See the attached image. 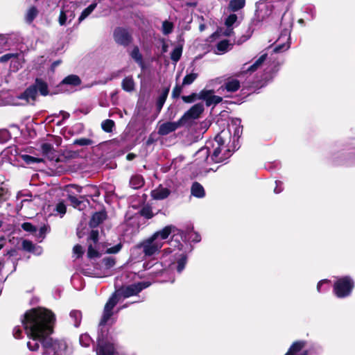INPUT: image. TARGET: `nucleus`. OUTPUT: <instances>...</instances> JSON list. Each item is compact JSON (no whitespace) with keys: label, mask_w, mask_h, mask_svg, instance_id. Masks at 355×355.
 <instances>
[{"label":"nucleus","mask_w":355,"mask_h":355,"mask_svg":"<svg viewBox=\"0 0 355 355\" xmlns=\"http://www.w3.org/2000/svg\"><path fill=\"white\" fill-rule=\"evenodd\" d=\"M55 320V315L45 308H34L25 313L22 324L28 338L27 347L30 351H37L42 345V355H60L65 344L49 337L53 332Z\"/></svg>","instance_id":"1"},{"label":"nucleus","mask_w":355,"mask_h":355,"mask_svg":"<svg viewBox=\"0 0 355 355\" xmlns=\"http://www.w3.org/2000/svg\"><path fill=\"white\" fill-rule=\"evenodd\" d=\"M241 133L240 119H233L227 130H222L214 140L207 143L210 146V160L220 163L228 159L236 148L235 141L239 139Z\"/></svg>","instance_id":"2"},{"label":"nucleus","mask_w":355,"mask_h":355,"mask_svg":"<svg viewBox=\"0 0 355 355\" xmlns=\"http://www.w3.org/2000/svg\"><path fill=\"white\" fill-rule=\"evenodd\" d=\"M149 286L150 283L148 282H139L123 287L113 293L105 305L103 313L99 325L104 326L109 324L110 322V323L114 322V320L112 318L113 315V309L118 303L120 297L127 298L135 295Z\"/></svg>","instance_id":"3"},{"label":"nucleus","mask_w":355,"mask_h":355,"mask_svg":"<svg viewBox=\"0 0 355 355\" xmlns=\"http://www.w3.org/2000/svg\"><path fill=\"white\" fill-rule=\"evenodd\" d=\"M174 230L175 227L173 225L166 226L144 240L138 247L142 249L145 256L154 255L159 252L164 243V240L168 237Z\"/></svg>","instance_id":"4"},{"label":"nucleus","mask_w":355,"mask_h":355,"mask_svg":"<svg viewBox=\"0 0 355 355\" xmlns=\"http://www.w3.org/2000/svg\"><path fill=\"white\" fill-rule=\"evenodd\" d=\"M282 4L281 1L273 3L270 0L259 1L256 3V20L261 22L269 17L284 14L286 10Z\"/></svg>","instance_id":"5"},{"label":"nucleus","mask_w":355,"mask_h":355,"mask_svg":"<svg viewBox=\"0 0 355 355\" xmlns=\"http://www.w3.org/2000/svg\"><path fill=\"white\" fill-rule=\"evenodd\" d=\"M354 287V282L349 276H344L336 279L334 284V293L336 297L344 298L349 296Z\"/></svg>","instance_id":"6"},{"label":"nucleus","mask_w":355,"mask_h":355,"mask_svg":"<svg viewBox=\"0 0 355 355\" xmlns=\"http://www.w3.org/2000/svg\"><path fill=\"white\" fill-rule=\"evenodd\" d=\"M211 150L209 144L199 149L195 154L194 164L198 166L202 172L207 173L213 171L214 168L209 167L213 162L210 160Z\"/></svg>","instance_id":"7"},{"label":"nucleus","mask_w":355,"mask_h":355,"mask_svg":"<svg viewBox=\"0 0 355 355\" xmlns=\"http://www.w3.org/2000/svg\"><path fill=\"white\" fill-rule=\"evenodd\" d=\"M11 60L10 67L13 71H18L22 67L24 58L20 53H9L0 57V62L4 63Z\"/></svg>","instance_id":"8"},{"label":"nucleus","mask_w":355,"mask_h":355,"mask_svg":"<svg viewBox=\"0 0 355 355\" xmlns=\"http://www.w3.org/2000/svg\"><path fill=\"white\" fill-rule=\"evenodd\" d=\"M198 98L205 101L207 106L216 105L223 100L222 97L214 95L213 90H202L198 94Z\"/></svg>","instance_id":"9"},{"label":"nucleus","mask_w":355,"mask_h":355,"mask_svg":"<svg viewBox=\"0 0 355 355\" xmlns=\"http://www.w3.org/2000/svg\"><path fill=\"white\" fill-rule=\"evenodd\" d=\"M114 39L117 44L123 46H128L132 40L131 35L128 31L122 28L115 29Z\"/></svg>","instance_id":"10"},{"label":"nucleus","mask_w":355,"mask_h":355,"mask_svg":"<svg viewBox=\"0 0 355 355\" xmlns=\"http://www.w3.org/2000/svg\"><path fill=\"white\" fill-rule=\"evenodd\" d=\"M175 260L177 261V266H175V263L173 262L168 265L169 269L168 270H164L165 272H168L174 270L175 268L178 272L180 273L184 269L186 263H187V256L184 254L183 253H180L178 254L177 253L175 254Z\"/></svg>","instance_id":"11"},{"label":"nucleus","mask_w":355,"mask_h":355,"mask_svg":"<svg viewBox=\"0 0 355 355\" xmlns=\"http://www.w3.org/2000/svg\"><path fill=\"white\" fill-rule=\"evenodd\" d=\"M290 30L285 29L281 33L280 37L278 39V42L282 41L283 44H279L275 49V53L284 51L290 48Z\"/></svg>","instance_id":"12"},{"label":"nucleus","mask_w":355,"mask_h":355,"mask_svg":"<svg viewBox=\"0 0 355 355\" xmlns=\"http://www.w3.org/2000/svg\"><path fill=\"white\" fill-rule=\"evenodd\" d=\"M204 110L202 103H197L193 105L187 112L184 113L181 120L198 119Z\"/></svg>","instance_id":"13"},{"label":"nucleus","mask_w":355,"mask_h":355,"mask_svg":"<svg viewBox=\"0 0 355 355\" xmlns=\"http://www.w3.org/2000/svg\"><path fill=\"white\" fill-rule=\"evenodd\" d=\"M180 122H166L161 124L158 129V134L160 135H166L178 128Z\"/></svg>","instance_id":"14"},{"label":"nucleus","mask_w":355,"mask_h":355,"mask_svg":"<svg viewBox=\"0 0 355 355\" xmlns=\"http://www.w3.org/2000/svg\"><path fill=\"white\" fill-rule=\"evenodd\" d=\"M240 88V82L234 78H229L226 80L223 85L219 88V91L226 90L229 92H236Z\"/></svg>","instance_id":"15"},{"label":"nucleus","mask_w":355,"mask_h":355,"mask_svg":"<svg viewBox=\"0 0 355 355\" xmlns=\"http://www.w3.org/2000/svg\"><path fill=\"white\" fill-rule=\"evenodd\" d=\"M97 355H114L115 348L112 344L98 342L96 349Z\"/></svg>","instance_id":"16"},{"label":"nucleus","mask_w":355,"mask_h":355,"mask_svg":"<svg viewBox=\"0 0 355 355\" xmlns=\"http://www.w3.org/2000/svg\"><path fill=\"white\" fill-rule=\"evenodd\" d=\"M170 190L162 185L151 191V196L155 200H164L170 195Z\"/></svg>","instance_id":"17"},{"label":"nucleus","mask_w":355,"mask_h":355,"mask_svg":"<svg viewBox=\"0 0 355 355\" xmlns=\"http://www.w3.org/2000/svg\"><path fill=\"white\" fill-rule=\"evenodd\" d=\"M37 96L35 87L31 86L27 88L24 93L19 96V98L25 100L26 103H31L35 101Z\"/></svg>","instance_id":"18"},{"label":"nucleus","mask_w":355,"mask_h":355,"mask_svg":"<svg viewBox=\"0 0 355 355\" xmlns=\"http://www.w3.org/2000/svg\"><path fill=\"white\" fill-rule=\"evenodd\" d=\"M232 48V44L227 40L220 41L217 43L214 53L217 55H223Z\"/></svg>","instance_id":"19"},{"label":"nucleus","mask_w":355,"mask_h":355,"mask_svg":"<svg viewBox=\"0 0 355 355\" xmlns=\"http://www.w3.org/2000/svg\"><path fill=\"white\" fill-rule=\"evenodd\" d=\"M304 345L305 343L303 341H296L293 343L285 355H297V354L304 347ZM300 355H306V353L304 352Z\"/></svg>","instance_id":"20"},{"label":"nucleus","mask_w":355,"mask_h":355,"mask_svg":"<svg viewBox=\"0 0 355 355\" xmlns=\"http://www.w3.org/2000/svg\"><path fill=\"white\" fill-rule=\"evenodd\" d=\"M267 53H263L252 65H250L246 69H244L243 71L252 73L257 70L266 61L267 58Z\"/></svg>","instance_id":"21"},{"label":"nucleus","mask_w":355,"mask_h":355,"mask_svg":"<svg viewBox=\"0 0 355 355\" xmlns=\"http://www.w3.org/2000/svg\"><path fill=\"white\" fill-rule=\"evenodd\" d=\"M106 218V214L104 211H99L95 213L89 222V225L92 227H95L98 226L100 223H101Z\"/></svg>","instance_id":"22"},{"label":"nucleus","mask_w":355,"mask_h":355,"mask_svg":"<svg viewBox=\"0 0 355 355\" xmlns=\"http://www.w3.org/2000/svg\"><path fill=\"white\" fill-rule=\"evenodd\" d=\"M144 184V180L140 175H132L130 180V186L134 189H138Z\"/></svg>","instance_id":"23"},{"label":"nucleus","mask_w":355,"mask_h":355,"mask_svg":"<svg viewBox=\"0 0 355 355\" xmlns=\"http://www.w3.org/2000/svg\"><path fill=\"white\" fill-rule=\"evenodd\" d=\"M192 196L196 198H203L205 195L203 187L198 182H194L191 189Z\"/></svg>","instance_id":"24"},{"label":"nucleus","mask_w":355,"mask_h":355,"mask_svg":"<svg viewBox=\"0 0 355 355\" xmlns=\"http://www.w3.org/2000/svg\"><path fill=\"white\" fill-rule=\"evenodd\" d=\"M135 82L132 76L125 77L121 83L122 89L127 92H131L135 89Z\"/></svg>","instance_id":"25"},{"label":"nucleus","mask_w":355,"mask_h":355,"mask_svg":"<svg viewBox=\"0 0 355 355\" xmlns=\"http://www.w3.org/2000/svg\"><path fill=\"white\" fill-rule=\"evenodd\" d=\"M245 5V0H231L229 3V9L236 12L242 9Z\"/></svg>","instance_id":"26"},{"label":"nucleus","mask_w":355,"mask_h":355,"mask_svg":"<svg viewBox=\"0 0 355 355\" xmlns=\"http://www.w3.org/2000/svg\"><path fill=\"white\" fill-rule=\"evenodd\" d=\"M81 83L80 78L76 75H69L63 79L62 84L69 85L73 86L79 85Z\"/></svg>","instance_id":"27"},{"label":"nucleus","mask_w":355,"mask_h":355,"mask_svg":"<svg viewBox=\"0 0 355 355\" xmlns=\"http://www.w3.org/2000/svg\"><path fill=\"white\" fill-rule=\"evenodd\" d=\"M33 86L35 87L36 91H39L40 94L43 96H46L49 93L48 86L46 83L42 81V80L37 79L35 81V84Z\"/></svg>","instance_id":"28"},{"label":"nucleus","mask_w":355,"mask_h":355,"mask_svg":"<svg viewBox=\"0 0 355 355\" xmlns=\"http://www.w3.org/2000/svg\"><path fill=\"white\" fill-rule=\"evenodd\" d=\"M19 157L26 164L28 165L41 163L43 162V159L42 158L33 157L26 154L21 155Z\"/></svg>","instance_id":"29"},{"label":"nucleus","mask_w":355,"mask_h":355,"mask_svg":"<svg viewBox=\"0 0 355 355\" xmlns=\"http://www.w3.org/2000/svg\"><path fill=\"white\" fill-rule=\"evenodd\" d=\"M75 4L70 3L69 4H67L62 7V9H65V12L67 13V17L69 19V22H71L75 17Z\"/></svg>","instance_id":"30"},{"label":"nucleus","mask_w":355,"mask_h":355,"mask_svg":"<svg viewBox=\"0 0 355 355\" xmlns=\"http://www.w3.org/2000/svg\"><path fill=\"white\" fill-rule=\"evenodd\" d=\"M38 14V10L35 6L31 7L26 12V22L31 24L35 18L37 17Z\"/></svg>","instance_id":"31"},{"label":"nucleus","mask_w":355,"mask_h":355,"mask_svg":"<svg viewBox=\"0 0 355 355\" xmlns=\"http://www.w3.org/2000/svg\"><path fill=\"white\" fill-rule=\"evenodd\" d=\"M239 22L238 16L236 14H231L225 19V24L226 27L233 28L234 24L238 25Z\"/></svg>","instance_id":"32"},{"label":"nucleus","mask_w":355,"mask_h":355,"mask_svg":"<svg viewBox=\"0 0 355 355\" xmlns=\"http://www.w3.org/2000/svg\"><path fill=\"white\" fill-rule=\"evenodd\" d=\"M97 4L96 3H92L87 8H86L81 13L79 17L78 21L79 22L84 20L86 17H87L96 8Z\"/></svg>","instance_id":"33"},{"label":"nucleus","mask_w":355,"mask_h":355,"mask_svg":"<svg viewBox=\"0 0 355 355\" xmlns=\"http://www.w3.org/2000/svg\"><path fill=\"white\" fill-rule=\"evenodd\" d=\"M42 152V153L47 156L49 159H53V157L52 156L53 153V148L51 144L45 143L43 144L41 146Z\"/></svg>","instance_id":"34"},{"label":"nucleus","mask_w":355,"mask_h":355,"mask_svg":"<svg viewBox=\"0 0 355 355\" xmlns=\"http://www.w3.org/2000/svg\"><path fill=\"white\" fill-rule=\"evenodd\" d=\"M131 57L141 66L143 65L142 55L139 52V48L135 46L130 53Z\"/></svg>","instance_id":"35"},{"label":"nucleus","mask_w":355,"mask_h":355,"mask_svg":"<svg viewBox=\"0 0 355 355\" xmlns=\"http://www.w3.org/2000/svg\"><path fill=\"white\" fill-rule=\"evenodd\" d=\"M70 317L74 321V326L76 327H78L80 325L81 319H82V313L79 311H72L70 313Z\"/></svg>","instance_id":"36"},{"label":"nucleus","mask_w":355,"mask_h":355,"mask_svg":"<svg viewBox=\"0 0 355 355\" xmlns=\"http://www.w3.org/2000/svg\"><path fill=\"white\" fill-rule=\"evenodd\" d=\"M198 76V74L197 73H191L187 74L183 79L182 85H189L192 84Z\"/></svg>","instance_id":"37"},{"label":"nucleus","mask_w":355,"mask_h":355,"mask_svg":"<svg viewBox=\"0 0 355 355\" xmlns=\"http://www.w3.org/2000/svg\"><path fill=\"white\" fill-rule=\"evenodd\" d=\"M114 125V123L111 119H106L103 121L101 123V127L103 130L106 132H111L112 131Z\"/></svg>","instance_id":"38"},{"label":"nucleus","mask_w":355,"mask_h":355,"mask_svg":"<svg viewBox=\"0 0 355 355\" xmlns=\"http://www.w3.org/2000/svg\"><path fill=\"white\" fill-rule=\"evenodd\" d=\"M168 92H169V89L167 88L159 96V98L157 99V106L158 109H159V110L162 109V106L164 105V104L166 101Z\"/></svg>","instance_id":"39"},{"label":"nucleus","mask_w":355,"mask_h":355,"mask_svg":"<svg viewBox=\"0 0 355 355\" xmlns=\"http://www.w3.org/2000/svg\"><path fill=\"white\" fill-rule=\"evenodd\" d=\"M182 48L175 47L173 51L171 52V58L174 62H177L182 55Z\"/></svg>","instance_id":"40"},{"label":"nucleus","mask_w":355,"mask_h":355,"mask_svg":"<svg viewBox=\"0 0 355 355\" xmlns=\"http://www.w3.org/2000/svg\"><path fill=\"white\" fill-rule=\"evenodd\" d=\"M173 29V24L168 21H164L162 23V33L164 35H168L170 34Z\"/></svg>","instance_id":"41"},{"label":"nucleus","mask_w":355,"mask_h":355,"mask_svg":"<svg viewBox=\"0 0 355 355\" xmlns=\"http://www.w3.org/2000/svg\"><path fill=\"white\" fill-rule=\"evenodd\" d=\"M140 214L142 216L146 218L150 219L151 218L154 214L153 213L152 209L149 206H144L140 211Z\"/></svg>","instance_id":"42"},{"label":"nucleus","mask_w":355,"mask_h":355,"mask_svg":"<svg viewBox=\"0 0 355 355\" xmlns=\"http://www.w3.org/2000/svg\"><path fill=\"white\" fill-rule=\"evenodd\" d=\"M79 341L82 346L88 347L92 342V339L88 334H84L80 335Z\"/></svg>","instance_id":"43"},{"label":"nucleus","mask_w":355,"mask_h":355,"mask_svg":"<svg viewBox=\"0 0 355 355\" xmlns=\"http://www.w3.org/2000/svg\"><path fill=\"white\" fill-rule=\"evenodd\" d=\"M74 144L78 145V146H89L93 144V141L87 138H80L76 139L73 142Z\"/></svg>","instance_id":"44"},{"label":"nucleus","mask_w":355,"mask_h":355,"mask_svg":"<svg viewBox=\"0 0 355 355\" xmlns=\"http://www.w3.org/2000/svg\"><path fill=\"white\" fill-rule=\"evenodd\" d=\"M67 21H69V19L67 17L65 9H62L58 18L59 24L60 26H64L67 24Z\"/></svg>","instance_id":"45"},{"label":"nucleus","mask_w":355,"mask_h":355,"mask_svg":"<svg viewBox=\"0 0 355 355\" xmlns=\"http://www.w3.org/2000/svg\"><path fill=\"white\" fill-rule=\"evenodd\" d=\"M35 245L30 241L24 240L22 242V248L24 250L31 252L34 250Z\"/></svg>","instance_id":"46"},{"label":"nucleus","mask_w":355,"mask_h":355,"mask_svg":"<svg viewBox=\"0 0 355 355\" xmlns=\"http://www.w3.org/2000/svg\"><path fill=\"white\" fill-rule=\"evenodd\" d=\"M69 199L71 205L79 209H81L82 201L78 199L76 197L73 196H69Z\"/></svg>","instance_id":"47"},{"label":"nucleus","mask_w":355,"mask_h":355,"mask_svg":"<svg viewBox=\"0 0 355 355\" xmlns=\"http://www.w3.org/2000/svg\"><path fill=\"white\" fill-rule=\"evenodd\" d=\"M87 254L89 258L98 257L101 255L92 244L89 245Z\"/></svg>","instance_id":"48"},{"label":"nucleus","mask_w":355,"mask_h":355,"mask_svg":"<svg viewBox=\"0 0 355 355\" xmlns=\"http://www.w3.org/2000/svg\"><path fill=\"white\" fill-rule=\"evenodd\" d=\"M55 210L62 216L66 213V205L64 204L63 202H60L57 204Z\"/></svg>","instance_id":"49"},{"label":"nucleus","mask_w":355,"mask_h":355,"mask_svg":"<svg viewBox=\"0 0 355 355\" xmlns=\"http://www.w3.org/2000/svg\"><path fill=\"white\" fill-rule=\"evenodd\" d=\"M121 248H122L121 244L119 243L113 247L107 248V250H105V253H107V254L118 253L121 250Z\"/></svg>","instance_id":"50"},{"label":"nucleus","mask_w":355,"mask_h":355,"mask_svg":"<svg viewBox=\"0 0 355 355\" xmlns=\"http://www.w3.org/2000/svg\"><path fill=\"white\" fill-rule=\"evenodd\" d=\"M21 227L24 231L29 232H36V227L30 223H24L21 225Z\"/></svg>","instance_id":"51"},{"label":"nucleus","mask_w":355,"mask_h":355,"mask_svg":"<svg viewBox=\"0 0 355 355\" xmlns=\"http://www.w3.org/2000/svg\"><path fill=\"white\" fill-rule=\"evenodd\" d=\"M103 261L107 268H112L115 264V260L112 257L105 258Z\"/></svg>","instance_id":"52"},{"label":"nucleus","mask_w":355,"mask_h":355,"mask_svg":"<svg viewBox=\"0 0 355 355\" xmlns=\"http://www.w3.org/2000/svg\"><path fill=\"white\" fill-rule=\"evenodd\" d=\"M73 252L77 257H80L83 254V248L80 245H76L73 248Z\"/></svg>","instance_id":"53"},{"label":"nucleus","mask_w":355,"mask_h":355,"mask_svg":"<svg viewBox=\"0 0 355 355\" xmlns=\"http://www.w3.org/2000/svg\"><path fill=\"white\" fill-rule=\"evenodd\" d=\"M98 232L96 230H92L89 236V239L92 241L94 244L98 241Z\"/></svg>","instance_id":"54"},{"label":"nucleus","mask_w":355,"mask_h":355,"mask_svg":"<svg viewBox=\"0 0 355 355\" xmlns=\"http://www.w3.org/2000/svg\"><path fill=\"white\" fill-rule=\"evenodd\" d=\"M197 96L198 95L196 94H192L189 96H183L182 98L185 103H192L196 98Z\"/></svg>","instance_id":"55"},{"label":"nucleus","mask_w":355,"mask_h":355,"mask_svg":"<svg viewBox=\"0 0 355 355\" xmlns=\"http://www.w3.org/2000/svg\"><path fill=\"white\" fill-rule=\"evenodd\" d=\"M182 92V87L179 85H176L172 92V96L174 98H178Z\"/></svg>","instance_id":"56"},{"label":"nucleus","mask_w":355,"mask_h":355,"mask_svg":"<svg viewBox=\"0 0 355 355\" xmlns=\"http://www.w3.org/2000/svg\"><path fill=\"white\" fill-rule=\"evenodd\" d=\"M329 283V281L327 279H322L321 281H320L318 283V285H317V291L319 292V293H321L322 291H324L326 289L324 290H322V286L324 284H328Z\"/></svg>","instance_id":"57"},{"label":"nucleus","mask_w":355,"mask_h":355,"mask_svg":"<svg viewBox=\"0 0 355 355\" xmlns=\"http://www.w3.org/2000/svg\"><path fill=\"white\" fill-rule=\"evenodd\" d=\"M21 332L22 331H21V329L19 327H16L13 329V336L16 338H21Z\"/></svg>","instance_id":"58"},{"label":"nucleus","mask_w":355,"mask_h":355,"mask_svg":"<svg viewBox=\"0 0 355 355\" xmlns=\"http://www.w3.org/2000/svg\"><path fill=\"white\" fill-rule=\"evenodd\" d=\"M8 133L6 130H0V142H3L6 140Z\"/></svg>","instance_id":"59"},{"label":"nucleus","mask_w":355,"mask_h":355,"mask_svg":"<svg viewBox=\"0 0 355 355\" xmlns=\"http://www.w3.org/2000/svg\"><path fill=\"white\" fill-rule=\"evenodd\" d=\"M276 187L274 189L275 193H279L282 191V182L280 181H275Z\"/></svg>","instance_id":"60"},{"label":"nucleus","mask_w":355,"mask_h":355,"mask_svg":"<svg viewBox=\"0 0 355 355\" xmlns=\"http://www.w3.org/2000/svg\"><path fill=\"white\" fill-rule=\"evenodd\" d=\"M7 189L3 188L2 186L0 187V198H2L3 200L6 199L7 196Z\"/></svg>","instance_id":"61"},{"label":"nucleus","mask_w":355,"mask_h":355,"mask_svg":"<svg viewBox=\"0 0 355 355\" xmlns=\"http://www.w3.org/2000/svg\"><path fill=\"white\" fill-rule=\"evenodd\" d=\"M31 252L35 254L36 255H40L42 253V249L40 246L35 245L34 250H32Z\"/></svg>","instance_id":"62"},{"label":"nucleus","mask_w":355,"mask_h":355,"mask_svg":"<svg viewBox=\"0 0 355 355\" xmlns=\"http://www.w3.org/2000/svg\"><path fill=\"white\" fill-rule=\"evenodd\" d=\"M233 33V28L227 27L226 30L223 33L225 36H230Z\"/></svg>","instance_id":"63"},{"label":"nucleus","mask_w":355,"mask_h":355,"mask_svg":"<svg viewBox=\"0 0 355 355\" xmlns=\"http://www.w3.org/2000/svg\"><path fill=\"white\" fill-rule=\"evenodd\" d=\"M60 114L62 116V120H65L69 117V114L65 111H60Z\"/></svg>","instance_id":"64"}]
</instances>
